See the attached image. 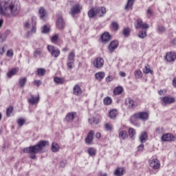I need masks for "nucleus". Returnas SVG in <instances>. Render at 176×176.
Instances as JSON below:
<instances>
[{
	"instance_id": "nucleus-1",
	"label": "nucleus",
	"mask_w": 176,
	"mask_h": 176,
	"mask_svg": "<svg viewBox=\"0 0 176 176\" xmlns=\"http://www.w3.org/2000/svg\"><path fill=\"white\" fill-rule=\"evenodd\" d=\"M21 11V4L19 0L0 1V16L17 17Z\"/></svg>"
},
{
	"instance_id": "nucleus-2",
	"label": "nucleus",
	"mask_w": 176,
	"mask_h": 176,
	"mask_svg": "<svg viewBox=\"0 0 176 176\" xmlns=\"http://www.w3.org/2000/svg\"><path fill=\"white\" fill-rule=\"evenodd\" d=\"M45 146H49V141L41 140L34 146L23 149L24 153H29L30 159H36V153H43Z\"/></svg>"
},
{
	"instance_id": "nucleus-3",
	"label": "nucleus",
	"mask_w": 176,
	"mask_h": 176,
	"mask_svg": "<svg viewBox=\"0 0 176 176\" xmlns=\"http://www.w3.org/2000/svg\"><path fill=\"white\" fill-rule=\"evenodd\" d=\"M175 102V98L173 96H164L161 98V104L163 107L166 105H170V104H174Z\"/></svg>"
},
{
	"instance_id": "nucleus-4",
	"label": "nucleus",
	"mask_w": 176,
	"mask_h": 176,
	"mask_svg": "<svg viewBox=\"0 0 176 176\" xmlns=\"http://www.w3.org/2000/svg\"><path fill=\"white\" fill-rule=\"evenodd\" d=\"M149 166L153 170L159 171V170H160V161L157 158H153V160H149Z\"/></svg>"
},
{
	"instance_id": "nucleus-5",
	"label": "nucleus",
	"mask_w": 176,
	"mask_h": 176,
	"mask_svg": "<svg viewBox=\"0 0 176 176\" xmlns=\"http://www.w3.org/2000/svg\"><path fill=\"white\" fill-rule=\"evenodd\" d=\"M47 50H48V52H50V53L52 54V56L53 57H55L56 58H57V57H58V56H60V50H58V48H57L53 45H48Z\"/></svg>"
},
{
	"instance_id": "nucleus-6",
	"label": "nucleus",
	"mask_w": 176,
	"mask_h": 176,
	"mask_svg": "<svg viewBox=\"0 0 176 176\" xmlns=\"http://www.w3.org/2000/svg\"><path fill=\"white\" fill-rule=\"evenodd\" d=\"M135 27L136 29L140 28V30H148V28H149V25H148V23H144V22H142V19H139L136 20Z\"/></svg>"
},
{
	"instance_id": "nucleus-7",
	"label": "nucleus",
	"mask_w": 176,
	"mask_h": 176,
	"mask_svg": "<svg viewBox=\"0 0 176 176\" xmlns=\"http://www.w3.org/2000/svg\"><path fill=\"white\" fill-rule=\"evenodd\" d=\"M162 140L165 142H174V141H175V136L171 133H166L162 136Z\"/></svg>"
},
{
	"instance_id": "nucleus-8",
	"label": "nucleus",
	"mask_w": 176,
	"mask_h": 176,
	"mask_svg": "<svg viewBox=\"0 0 176 176\" xmlns=\"http://www.w3.org/2000/svg\"><path fill=\"white\" fill-rule=\"evenodd\" d=\"M134 118L136 119H141V120H148L149 114L146 112H140L134 114Z\"/></svg>"
},
{
	"instance_id": "nucleus-9",
	"label": "nucleus",
	"mask_w": 176,
	"mask_h": 176,
	"mask_svg": "<svg viewBox=\"0 0 176 176\" xmlns=\"http://www.w3.org/2000/svg\"><path fill=\"white\" fill-rule=\"evenodd\" d=\"M41 98L39 96H34V95H31L30 98H28V102L30 104V105H36L39 103Z\"/></svg>"
},
{
	"instance_id": "nucleus-10",
	"label": "nucleus",
	"mask_w": 176,
	"mask_h": 176,
	"mask_svg": "<svg viewBox=\"0 0 176 176\" xmlns=\"http://www.w3.org/2000/svg\"><path fill=\"white\" fill-rule=\"evenodd\" d=\"M118 46H119V41H113L110 43L108 47V50L110 53H113L116 49H118Z\"/></svg>"
},
{
	"instance_id": "nucleus-11",
	"label": "nucleus",
	"mask_w": 176,
	"mask_h": 176,
	"mask_svg": "<svg viewBox=\"0 0 176 176\" xmlns=\"http://www.w3.org/2000/svg\"><path fill=\"white\" fill-rule=\"evenodd\" d=\"M104 65V59L102 58H96L94 60V66L95 68H102Z\"/></svg>"
},
{
	"instance_id": "nucleus-12",
	"label": "nucleus",
	"mask_w": 176,
	"mask_h": 176,
	"mask_svg": "<svg viewBox=\"0 0 176 176\" xmlns=\"http://www.w3.org/2000/svg\"><path fill=\"white\" fill-rule=\"evenodd\" d=\"M75 118H76V112H74V111L70 112L66 115L65 120L68 123H72Z\"/></svg>"
},
{
	"instance_id": "nucleus-13",
	"label": "nucleus",
	"mask_w": 176,
	"mask_h": 176,
	"mask_svg": "<svg viewBox=\"0 0 176 176\" xmlns=\"http://www.w3.org/2000/svg\"><path fill=\"white\" fill-rule=\"evenodd\" d=\"M82 10V6L79 4L74 5L71 9V14L72 16H75V14H78Z\"/></svg>"
},
{
	"instance_id": "nucleus-14",
	"label": "nucleus",
	"mask_w": 176,
	"mask_h": 176,
	"mask_svg": "<svg viewBox=\"0 0 176 176\" xmlns=\"http://www.w3.org/2000/svg\"><path fill=\"white\" fill-rule=\"evenodd\" d=\"M94 137V131H90L85 138V142L88 145L93 144V138Z\"/></svg>"
},
{
	"instance_id": "nucleus-15",
	"label": "nucleus",
	"mask_w": 176,
	"mask_h": 176,
	"mask_svg": "<svg viewBox=\"0 0 176 176\" xmlns=\"http://www.w3.org/2000/svg\"><path fill=\"white\" fill-rule=\"evenodd\" d=\"M56 26L60 30H63L64 27H65V23L64 22V19H63V16L61 15L58 16Z\"/></svg>"
},
{
	"instance_id": "nucleus-16",
	"label": "nucleus",
	"mask_w": 176,
	"mask_h": 176,
	"mask_svg": "<svg viewBox=\"0 0 176 176\" xmlns=\"http://www.w3.org/2000/svg\"><path fill=\"white\" fill-rule=\"evenodd\" d=\"M166 61L171 63L172 61H175L176 54L175 52H168L165 56Z\"/></svg>"
},
{
	"instance_id": "nucleus-17",
	"label": "nucleus",
	"mask_w": 176,
	"mask_h": 176,
	"mask_svg": "<svg viewBox=\"0 0 176 176\" xmlns=\"http://www.w3.org/2000/svg\"><path fill=\"white\" fill-rule=\"evenodd\" d=\"M96 9L98 17H102V16L107 13V9H105V7H96Z\"/></svg>"
},
{
	"instance_id": "nucleus-18",
	"label": "nucleus",
	"mask_w": 176,
	"mask_h": 176,
	"mask_svg": "<svg viewBox=\"0 0 176 176\" xmlns=\"http://www.w3.org/2000/svg\"><path fill=\"white\" fill-rule=\"evenodd\" d=\"M126 102L129 108H130L131 109H133L137 107V102L134 101L133 99L130 98L126 99Z\"/></svg>"
},
{
	"instance_id": "nucleus-19",
	"label": "nucleus",
	"mask_w": 176,
	"mask_h": 176,
	"mask_svg": "<svg viewBox=\"0 0 176 176\" xmlns=\"http://www.w3.org/2000/svg\"><path fill=\"white\" fill-rule=\"evenodd\" d=\"M102 41L104 43H107V42H109L112 38L111 37V34H109V32H104L101 36Z\"/></svg>"
},
{
	"instance_id": "nucleus-20",
	"label": "nucleus",
	"mask_w": 176,
	"mask_h": 176,
	"mask_svg": "<svg viewBox=\"0 0 176 176\" xmlns=\"http://www.w3.org/2000/svg\"><path fill=\"white\" fill-rule=\"evenodd\" d=\"M40 18L42 20H45V17L47 16V12H46V10H45V8L41 7L38 10Z\"/></svg>"
},
{
	"instance_id": "nucleus-21",
	"label": "nucleus",
	"mask_w": 176,
	"mask_h": 176,
	"mask_svg": "<svg viewBox=\"0 0 176 176\" xmlns=\"http://www.w3.org/2000/svg\"><path fill=\"white\" fill-rule=\"evenodd\" d=\"M82 89L78 85H76L73 88V94L74 96H80L82 94Z\"/></svg>"
},
{
	"instance_id": "nucleus-22",
	"label": "nucleus",
	"mask_w": 176,
	"mask_h": 176,
	"mask_svg": "<svg viewBox=\"0 0 176 176\" xmlns=\"http://www.w3.org/2000/svg\"><path fill=\"white\" fill-rule=\"evenodd\" d=\"M97 15V10L96 8H91L88 11V17L90 19H94Z\"/></svg>"
},
{
	"instance_id": "nucleus-23",
	"label": "nucleus",
	"mask_w": 176,
	"mask_h": 176,
	"mask_svg": "<svg viewBox=\"0 0 176 176\" xmlns=\"http://www.w3.org/2000/svg\"><path fill=\"white\" fill-rule=\"evenodd\" d=\"M148 140V133H146V131L142 132L140 137V140L142 144H144L146 142V140Z\"/></svg>"
},
{
	"instance_id": "nucleus-24",
	"label": "nucleus",
	"mask_w": 176,
	"mask_h": 176,
	"mask_svg": "<svg viewBox=\"0 0 176 176\" xmlns=\"http://www.w3.org/2000/svg\"><path fill=\"white\" fill-rule=\"evenodd\" d=\"M129 135H127V131L124 130L120 131L119 138L120 140H126Z\"/></svg>"
},
{
	"instance_id": "nucleus-25",
	"label": "nucleus",
	"mask_w": 176,
	"mask_h": 176,
	"mask_svg": "<svg viewBox=\"0 0 176 176\" xmlns=\"http://www.w3.org/2000/svg\"><path fill=\"white\" fill-rule=\"evenodd\" d=\"M42 53H43V50H42V48H36L34 50L33 56L35 57V58H36L37 57L42 56Z\"/></svg>"
},
{
	"instance_id": "nucleus-26",
	"label": "nucleus",
	"mask_w": 176,
	"mask_h": 176,
	"mask_svg": "<svg viewBox=\"0 0 176 176\" xmlns=\"http://www.w3.org/2000/svg\"><path fill=\"white\" fill-rule=\"evenodd\" d=\"M118 114V110L112 109L109 113V118H110V119H116Z\"/></svg>"
},
{
	"instance_id": "nucleus-27",
	"label": "nucleus",
	"mask_w": 176,
	"mask_h": 176,
	"mask_svg": "<svg viewBox=\"0 0 176 176\" xmlns=\"http://www.w3.org/2000/svg\"><path fill=\"white\" fill-rule=\"evenodd\" d=\"M135 0H128L125 6V10H131L133 9V5H134Z\"/></svg>"
},
{
	"instance_id": "nucleus-28",
	"label": "nucleus",
	"mask_w": 176,
	"mask_h": 176,
	"mask_svg": "<svg viewBox=\"0 0 176 176\" xmlns=\"http://www.w3.org/2000/svg\"><path fill=\"white\" fill-rule=\"evenodd\" d=\"M95 78L97 80L101 81L103 78H105V73L104 72H99L95 74Z\"/></svg>"
},
{
	"instance_id": "nucleus-29",
	"label": "nucleus",
	"mask_w": 176,
	"mask_h": 176,
	"mask_svg": "<svg viewBox=\"0 0 176 176\" xmlns=\"http://www.w3.org/2000/svg\"><path fill=\"white\" fill-rule=\"evenodd\" d=\"M155 133L158 135L164 134V128L163 126H157L155 129Z\"/></svg>"
},
{
	"instance_id": "nucleus-30",
	"label": "nucleus",
	"mask_w": 176,
	"mask_h": 176,
	"mask_svg": "<svg viewBox=\"0 0 176 176\" xmlns=\"http://www.w3.org/2000/svg\"><path fill=\"white\" fill-rule=\"evenodd\" d=\"M123 93V87H117L113 90L114 96H119V94H122Z\"/></svg>"
},
{
	"instance_id": "nucleus-31",
	"label": "nucleus",
	"mask_w": 176,
	"mask_h": 176,
	"mask_svg": "<svg viewBox=\"0 0 176 176\" xmlns=\"http://www.w3.org/2000/svg\"><path fill=\"white\" fill-rule=\"evenodd\" d=\"M52 151L54 153L58 152L60 151V146L56 142L52 144Z\"/></svg>"
},
{
	"instance_id": "nucleus-32",
	"label": "nucleus",
	"mask_w": 176,
	"mask_h": 176,
	"mask_svg": "<svg viewBox=\"0 0 176 176\" xmlns=\"http://www.w3.org/2000/svg\"><path fill=\"white\" fill-rule=\"evenodd\" d=\"M143 74H153V71L151 69V67H149V65L146 64L144 66V68L143 69Z\"/></svg>"
},
{
	"instance_id": "nucleus-33",
	"label": "nucleus",
	"mask_w": 176,
	"mask_h": 176,
	"mask_svg": "<svg viewBox=\"0 0 176 176\" xmlns=\"http://www.w3.org/2000/svg\"><path fill=\"white\" fill-rule=\"evenodd\" d=\"M18 72V68L13 69L12 70L7 73L8 78H12L14 75H16V74H17Z\"/></svg>"
},
{
	"instance_id": "nucleus-34",
	"label": "nucleus",
	"mask_w": 176,
	"mask_h": 176,
	"mask_svg": "<svg viewBox=\"0 0 176 176\" xmlns=\"http://www.w3.org/2000/svg\"><path fill=\"white\" fill-rule=\"evenodd\" d=\"M124 171V168H118L115 170L114 175L116 176H122L123 175Z\"/></svg>"
},
{
	"instance_id": "nucleus-35",
	"label": "nucleus",
	"mask_w": 176,
	"mask_h": 176,
	"mask_svg": "<svg viewBox=\"0 0 176 176\" xmlns=\"http://www.w3.org/2000/svg\"><path fill=\"white\" fill-rule=\"evenodd\" d=\"M67 61H75V51H72L67 57Z\"/></svg>"
},
{
	"instance_id": "nucleus-36",
	"label": "nucleus",
	"mask_w": 176,
	"mask_h": 176,
	"mask_svg": "<svg viewBox=\"0 0 176 176\" xmlns=\"http://www.w3.org/2000/svg\"><path fill=\"white\" fill-rule=\"evenodd\" d=\"M103 103L104 105H111L112 104V98L109 96H107L104 98Z\"/></svg>"
},
{
	"instance_id": "nucleus-37",
	"label": "nucleus",
	"mask_w": 176,
	"mask_h": 176,
	"mask_svg": "<svg viewBox=\"0 0 176 176\" xmlns=\"http://www.w3.org/2000/svg\"><path fill=\"white\" fill-rule=\"evenodd\" d=\"M138 38H140V39H144V38H146V30L139 31Z\"/></svg>"
},
{
	"instance_id": "nucleus-38",
	"label": "nucleus",
	"mask_w": 176,
	"mask_h": 176,
	"mask_svg": "<svg viewBox=\"0 0 176 176\" xmlns=\"http://www.w3.org/2000/svg\"><path fill=\"white\" fill-rule=\"evenodd\" d=\"M46 74V70L43 68H38L37 69V74L38 76H45Z\"/></svg>"
},
{
	"instance_id": "nucleus-39",
	"label": "nucleus",
	"mask_w": 176,
	"mask_h": 176,
	"mask_svg": "<svg viewBox=\"0 0 176 176\" xmlns=\"http://www.w3.org/2000/svg\"><path fill=\"white\" fill-rule=\"evenodd\" d=\"M134 75L136 79H140V78H142V72H141L140 69H137L135 71Z\"/></svg>"
},
{
	"instance_id": "nucleus-40",
	"label": "nucleus",
	"mask_w": 176,
	"mask_h": 176,
	"mask_svg": "<svg viewBox=\"0 0 176 176\" xmlns=\"http://www.w3.org/2000/svg\"><path fill=\"white\" fill-rule=\"evenodd\" d=\"M104 129L107 131H112L113 126H112V124H111V123H106V124H104Z\"/></svg>"
},
{
	"instance_id": "nucleus-41",
	"label": "nucleus",
	"mask_w": 176,
	"mask_h": 176,
	"mask_svg": "<svg viewBox=\"0 0 176 176\" xmlns=\"http://www.w3.org/2000/svg\"><path fill=\"white\" fill-rule=\"evenodd\" d=\"M129 135L130 138H134V135H135V129L133 128H129Z\"/></svg>"
},
{
	"instance_id": "nucleus-42",
	"label": "nucleus",
	"mask_w": 176,
	"mask_h": 176,
	"mask_svg": "<svg viewBox=\"0 0 176 176\" xmlns=\"http://www.w3.org/2000/svg\"><path fill=\"white\" fill-rule=\"evenodd\" d=\"M67 68L69 69H72L75 67V61L67 60Z\"/></svg>"
},
{
	"instance_id": "nucleus-43",
	"label": "nucleus",
	"mask_w": 176,
	"mask_h": 176,
	"mask_svg": "<svg viewBox=\"0 0 176 176\" xmlns=\"http://www.w3.org/2000/svg\"><path fill=\"white\" fill-rule=\"evenodd\" d=\"M122 33L125 37L129 36H130V28H124Z\"/></svg>"
},
{
	"instance_id": "nucleus-44",
	"label": "nucleus",
	"mask_w": 176,
	"mask_h": 176,
	"mask_svg": "<svg viewBox=\"0 0 176 176\" xmlns=\"http://www.w3.org/2000/svg\"><path fill=\"white\" fill-rule=\"evenodd\" d=\"M87 153H89V156H96V150L93 148H89L87 149Z\"/></svg>"
},
{
	"instance_id": "nucleus-45",
	"label": "nucleus",
	"mask_w": 176,
	"mask_h": 176,
	"mask_svg": "<svg viewBox=\"0 0 176 176\" xmlns=\"http://www.w3.org/2000/svg\"><path fill=\"white\" fill-rule=\"evenodd\" d=\"M88 120L90 124H97L98 123V120H96L94 117L89 118Z\"/></svg>"
},
{
	"instance_id": "nucleus-46",
	"label": "nucleus",
	"mask_w": 176,
	"mask_h": 176,
	"mask_svg": "<svg viewBox=\"0 0 176 176\" xmlns=\"http://www.w3.org/2000/svg\"><path fill=\"white\" fill-rule=\"evenodd\" d=\"M19 85L21 86V87H24V86L25 85V83H27V78H23L21 80H19Z\"/></svg>"
},
{
	"instance_id": "nucleus-47",
	"label": "nucleus",
	"mask_w": 176,
	"mask_h": 176,
	"mask_svg": "<svg viewBox=\"0 0 176 176\" xmlns=\"http://www.w3.org/2000/svg\"><path fill=\"white\" fill-rule=\"evenodd\" d=\"M111 27L114 31L119 30V24H118V22H112Z\"/></svg>"
},
{
	"instance_id": "nucleus-48",
	"label": "nucleus",
	"mask_w": 176,
	"mask_h": 176,
	"mask_svg": "<svg viewBox=\"0 0 176 176\" xmlns=\"http://www.w3.org/2000/svg\"><path fill=\"white\" fill-rule=\"evenodd\" d=\"M50 31V28L47 25H45L43 27V30H41V32L43 34H47Z\"/></svg>"
},
{
	"instance_id": "nucleus-49",
	"label": "nucleus",
	"mask_w": 176,
	"mask_h": 176,
	"mask_svg": "<svg viewBox=\"0 0 176 176\" xmlns=\"http://www.w3.org/2000/svg\"><path fill=\"white\" fill-rule=\"evenodd\" d=\"M17 123L19 126H21L25 124V120L23 118H19Z\"/></svg>"
},
{
	"instance_id": "nucleus-50",
	"label": "nucleus",
	"mask_w": 176,
	"mask_h": 176,
	"mask_svg": "<svg viewBox=\"0 0 176 176\" xmlns=\"http://www.w3.org/2000/svg\"><path fill=\"white\" fill-rule=\"evenodd\" d=\"M146 16L147 17H151V16H153V10L151 8H148L146 10Z\"/></svg>"
},
{
	"instance_id": "nucleus-51",
	"label": "nucleus",
	"mask_w": 176,
	"mask_h": 176,
	"mask_svg": "<svg viewBox=\"0 0 176 176\" xmlns=\"http://www.w3.org/2000/svg\"><path fill=\"white\" fill-rule=\"evenodd\" d=\"M165 31H166V28L163 26H159L157 28V32H159V34H163V32H164Z\"/></svg>"
},
{
	"instance_id": "nucleus-52",
	"label": "nucleus",
	"mask_w": 176,
	"mask_h": 176,
	"mask_svg": "<svg viewBox=\"0 0 176 176\" xmlns=\"http://www.w3.org/2000/svg\"><path fill=\"white\" fill-rule=\"evenodd\" d=\"M13 112V107H9L7 109L6 111V115L9 118L10 115H12V113Z\"/></svg>"
},
{
	"instance_id": "nucleus-53",
	"label": "nucleus",
	"mask_w": 176,
	"mask_h": 176,
	"mask_svg": "<svg viewBox=\"0 0 176 176\" xmlns=\"http://www.w3.org/2000/svg\"><path fill=\"white\" fill-rule=\"evenodd\" d=\"M54 80L55 83H57V85H61V83H63V79H61L58 77H55L54 78Z\"/></svg>"
},
{
	"instance_id": "nucleus-54",
	"label": "nucleus",
	"mask_w": 176,
	"mask_h": 176,
	"mask_svg": "<svg viewBox=\"0 0 176 176\" xmlns=\"http://www.w3.org/2000/svg\"><path fill=\"white\" fill-rule=\"evenodd\" d=\"M13 50L12 49H10L7 51V54H6V56L7 57H13Z\"/></svg>"
},
{
	"instance_id": "nucleus-55",
	"label": "nucleus",
	"mask_w": 176,
	"mask_h": 176,
	"mask_svg": "<svg viewBox=\"0 0 176 176\" xmlns=\"http://www.w3.org/2000/svg\"><path fill=\"white\" fill-rule=\"evenodd\" d=\"M58 40V34H55L51 38V41L53 43Z\"/></svg>"
},
{
	"instance_id": "nucleus-56",
	"label": "nucleus",
	"mask_w": 176,
	"mask_h": 176,
	"mask_svg": "<svg viewBox=\"0 0 176 176\" xmlns=\"http://www.w3.org/2000/svg\"><path fill=\"white\" fill-rule=\"evenodd\" d=\"M66 164H67V160H62L60 162L59 166L60 167H65Z\"/></svg>"
},
{
	"instance_id": "nucleus-57",
	"label": "nucleus",
	"mask_w": 176,
	"mask_h": 176,
	"mask_svg": "<svg viewBox=\"0 0 176 176\" xmlns=\"http://www.w3.org/2000/svg\"><path fill=\"white\" fill-rule=\"evenodd\" d=\"M144 144H141L139 146H138V152H142L144 151Z\"/></svg>"
},
{
	"instance_id": "nucleus-58",
	"label": "nucleus",
	"mask_w": 176,
	"mask_h": 176,
	"mask_svg": "<svg viewBox=\"0 0 176 176\" xmlns=\"http://www.w3.org/2000/svg\"><path fill=\"white\" fill-rule=\"evenodd\" d=\"M34 83L38 87H39V85H42V81L41 80H34Z\"/></svg>"
},
{
	"instance_id": "nucleus-59",
	"label": "nucleus",
	"mask_w": 176,
	"mask_h": 176,
	"mask_svg": "<svg viewBox=\"0 0 176 176\" xmlns=\"http://www.w3.org/2000/svg\"><path fill=\"white\" fill-rule=\"evenodd\" d=\"M113 80V77L112 76H109L106 78V81L112 82Z\"/></svg>"
},
{
	"instance_id": "nucleus-60",
	"label": "nucleus",
	"mask_w": 176,
	"mask_h": 176,
	"mask_svg": "<svg viewBox=\"0 0 176 176\" xmlns=\"http://www.w3.org/2000/svg\"><path fill=\"white\" fill-rule=\"evenodd\" d=\"M31 32H32V34H35V32H36V26H35V25H32Z\"/></svg>"
},
{
	"instance_id": "nucleus-61",
	"label": "nucleus",
	"mask_w": 176,
	"mask_h": 176,
	"mask_svg": "<svg viewBox=\"0 0 176 176\" xmlns=\"http://www.w3.org/2000/svg\"><path fill=\"white\" fill-rule=\"evenodd\" d=\"M160 96H164V93H166V90L163 89V90H160L158 91Z\"/></svg>"
},
{
	"instance_id": "nucleus-62",
	"label": "nucleus",
	"mask_w": 176,
	"mask_h": 176,
	"mask_svg": "<svg viewBox=\"0 0 176 176\" xmlns=\"http://www.w3.org/2000/svg\"><path fill=\"white\" fill-rule=\"evenodd\" d=\"M5 54V47H1V49H0V54Z\"/></svg>"
},
{
	"instance_id": "nucleus-63",
	"label": "nucleus",
	"mask_w": 176,
	"mask_h": 176,
	"mask_svg": "<svg viewBox=\"0 0 176 176\" xmlns=\"http://www.w3.org/2000/svg\"><path fill=\"white\" fill-rule=\"evenodd\" d=\"M96 138H98V139L101 138V133L100 132H97L96 133Z\"/></svg>"
},
{
	"instance_id": "nucleus-64",
	"label": "nucleus",
	"mask_w": 176,
	"mask_h": 176,
	"mask_svg": "<svg viewBox=\"0 0 176 176\" xmlns=\"http://www.w3.org/2000/svg\"><path fill=\"white\" fill-rule=\"evenodd\" d=\"M173 85L174 86V87H175L176 89V77L173 78Z\"/></svg>"
}]
</instances>
